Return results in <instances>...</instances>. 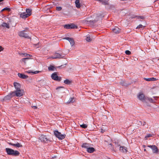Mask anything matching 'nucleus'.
Wrapping results in <instances>:
<instances>
[{"instance_id":"bb28decb","label":"nucleus","mask_w":159,"mask_h":159,"mask_svg":"<svg viewBox=\"0 0 159 159\" xmlns=\"http://www.w3.org/2000/svg\"><path fill=\"white\" fill-rule=\"evenodd\" d=\"M146 99H147V100L146 101H145V102L147 103L148 102H153V99L151 98L146 97Z\"/></svg>"},{"instance_id":"393cba45","label":"nucleus","mask_w":159,"mask_h":159,"mask_svg":"<svg viewBox=\"0 0 159 159\" xmlns=\"http://www.w3.org/2000/svg\"><path fill=\"white\" fill-rule=\"evenodd\" d=\"M31 58L30 57H26L25 58H22L21 59V61L22 62H23L25 64L26 63V61L27 60L31 59Z\"/></svg>"},{"instance_id":"c756f323","label":"nucleus","mask_w":159,"mask_h":159,"mask_svg":"<svg viewBox=\"0 0 159 159\" xmlns=\"http://www.w3.org/2000/svg\"><path fill=\"white\" fill-rule=\"evenodd\" d=\"M120 84L123 86H127L128 85H129V84H127L124 81H121L120 82Z\"/></svg>"},{"instance_id":"7c9ffc66","label":"nucleus","mask_w":159,"mask_h":159,"mask_svg":"<svg viewBox=\"0 0 159 159\" xmlns=\"http://www.w3.org/2000/svg\"><path fill=\"white\" fill-rule=\"evenodd\" d=\"M75 101L74 98H70L69 100L67 102V103H70L73 102Z\"/></svg>"},{"instance_id":"6ab92c4d","label":"nucleus","mask_w":159,"mask_h":159,"mask_svg":"<svg viewBox=\"0 0 159 159\" xmlns=\"http://www.w3.org/2000/svg\"><path fill=\"white\" fill-rule=\"evenodd\" d=\"M146 24L144 21H140V28H143L145 26Z\"/></svg>"},{"instance_id":"603ef678","label":"nucleus","mask_w":159,"mask_h":159,"mask_svg":"<svg viewBox=\"0 0 159 159\" xmlns=\"http://www.w3.org/2000/svg\"><path fill=\"white\" fill-rule=\"evenodd\" d=\"M112 150H113V151H114L115 152V150H114V148H112Z\"/></svg>"},{"instance_id":"ea45409f","label":"nucleus","mask_w":159,"mask_h":159,"mask_svg":"<svg viewBox=\"0 0 159 159\" xmlns=\"http://www.w3.org/2000/svg\"><path fill=\"white\" fill-rule=\"evenodd\" d=\"M144 79L145 80H146L147 81H151V78H144Z\"/></svg>"},{"instance_id":"72a5a7b5","label":"nucleus","mask_w":159,"mask_h":159,"mask_svg":"<svg viewBox=\"0 0 159 159\" xmlns=\"http://www.w3.org/2000/svg\"><path fill=\"white\" fill-rule=\"evenodd\" d=\"M86 40L88 42H90L92 40V39L89 36L87 37Z\"/></svg>"},{"instance_id":"c85d7f7f","label":"nucleus","mask_w":159,"mask_h":159,"mask_svg":"<svg viewBox=\"0 0 159 159\" xmlns=\"http://www.w3.org/2000/svg\"><path fill=\"white\" fill-rule=\"evenodd\" d=\"M48 70L49 71H54L55 70V67L52 66H50L48 67Z\"/></svg>"},{"instance_id":"473e14b6","label":"nucleus","mask_w":159,"mask_h":159,"mask_svg":"<svg viewBox=\"0 0 159 159\" xmlns=\"http://www.w3.org/2000/svg\"><path fill=\"white\" fill-rule=\"evenodd\" d=\"M19 54L20 55H23L25 57H30L31 56L30 55L28 54H27L26 53H19Z\"/></svg>"},{"instance_id":"1a4fd4ad","label":"nucleus","mask_w":159,"mask_h":159,"mask_svg":"<svg viewBox=\"0 0 159 159\" xmlns=\"http://www.w3.org/2000/svg\"><path fill=\"white\" fill-rule=\"evenodd\" d=\"M64 27L65 28L69 29H71L74 28L76 27V26L74 25H64Z\"/></svg>"},{"instance_id":"de8ad7c7","label":"nucleus","mask_w":159,"mask_h":159,"mask_svg":"<svg viewBox=\"0 0 159 159\" xmlns=\"http://www.w3.org/2000/svg\"><path fill=\"white\" fill-rule=\"evenodd\" d=\"M145 122H143L142 123H141V125H145Z\"/></svg>"},{"instance_id":"7ed1b4c3","label":"nucleus","mask_w":159,"mask_h":159,"mask_svg":"<svg viewBox=\"0 0 159 159\" xmlns=\"http://www.w3.org/2000/svg\"><path fill=\"white\" fill-rule=\"evenodd\" d=\"M39 139L41 142L44 143H48V142H50V140L49 138L47 137L46 135L42 134L41 135L39 138Z\"/></svg>"},{"instance_id":"2eb2a0df","label":"nucleus","mask_w":159,"mask_h":159,"mask_svg":"<svg viewBox=\"0 0 159 159\" xmlns=\"http://www.w3.org/2000/svg\"><path fill=\"white\" fill-rule=\"evenodd\" d=\"M64 39L68 40L70 42V45L72 46H73L74 45L75 42L73 39L70 38H64Z\"/></svg>"},{"instance_id":"5fc2aeb1","label":"nucleus","mask_w":159,"mask_h":159,"mask_svg":"<svg viewBox=\"0 0 159 159\" xmlns=\"http://www.w3.org/2000/svg\"><path fill=\"white\" fill-rule=\"evenodd\" d=\"M4 0H0V2L3 1Z\"/></svg>"},{"instance_id":"a211bd4d","label":"nucleus","mask_w":159,"mask_h":159,"mask_svg":"<svg viewBox=\"0 0 159 159\" xmlns=\"http://www.w3.org/2000/svg\"><path fill=\"white\" fill-rule=\"evenodd\" d=\"M14 96H13L12 94V92H11L7 95L5 96L4 98V99L5 100H9Z\"/></svg>"},{"instance_id":"4468645a","label":"nucleus","mask_w":159,"mask_h":159,"mask_svg":"<svg viewBox=\"0 0 159 159\" xmlns=\"http://www.w3.org/2000/svg\"><path fill=\"white\" fill-rule=\"evenodd\" d=\"M120 151L122 152L126 153L127 152V148L124 146H120L119 149Z\"/></svg>"},{"instance_id":"b1692460","label":"nucleus","mask_w":159,"mask_h":159,"mask_svg":"<svg viewBox=\"0 0 159 159\" xmlns=\"http://www.w3.org/2000/svg\"><path fill=\"white\" fill-rule=\"evenodd\" d=\"M87 151L89 153H92L94 151V149L93 148H90L89 147L87 149Z\"/></svg>"},{"instance_id":"4c0bfd02","label":"nucleus","mask_w":159,"mask_h":159,"mask_svg":"<svg viewBox=\"0 0 159 159\" xmlns=\"http://www.w3.org/2000/svg\"><path fill=\"white\" fill-rule=\"evenodd\" d=\"M125 53L126 55H129L131 54V52L129 50H126L125 51Z\"/></svg>"},{"instance_id":"dca6fc26","label":"nucleus","mask_w":159,"mask_h":159,"mask_svg":"<svg viewBox=\"0 0 159 159\" xmlns=\"http://www.w3.org/2000/svg\"><path fill=\"white\" fill-rule=\"evenodd\" d=\"M14 85L15 89H16V90L18 89L19 90L20 89L21 86L20 84L16 82H14Z\"/></svg>"},{"instance_id":"cd10ccee","label":"nucleus","mask_w":159,"mask_h":159,"mask_svg":"<svg viewBox=\"0 0 159 159\" xmlns=\"http://www.w3.org/2000/svg\"><path fill=\"white\" fill-rule=\"evenodd\" d=\"M82 147L87 148V149L89 147V144L87 143H84L82 145Z\"/></svg>"},{"instance_id":"f257e3e1","label":"nucleus","mask_w":159,"mask_h":159,"mask_svg":"<svg viewBox=\"0 0 159 159\" xmlns=\"http://www.w3.org/2000/svg\"><path fill=\"white\" fill-rule=\"evenodd\" d=\"M5 150L7 154L9 155L17 156L20 154V153L18 151L14 150L11 148H6Z\"/></svg>"},{"instance_id":"a878e982","label":"nucleus","mask_w":159,"mask_h":159,"mask_svg":"<svg viewBox=\"0 0 159 159\" xmlns=\"http://www.w3.org/2000/svg\"><path fill=\"white\" fill-rule=\"evenodd\" d=\"M64 83L67 84H70L72 83V81L68 79H66L64 81Z\"/></svg>"},{"instance_id":"20e7f679","label":"nucleus","mask_w":159,"mask_h":159,"mask_svg":"<svg viewBox=\"0 0 159 159\" xmlns=\"http://www.w3.org/2000/svg\"><path fill=\"white\" fill-rule=\"evenodd\" d=\"M54 134L55 136L60 139H64L65 137V135L61 134V133L59 132L58 131H54Z\"/></svg>"},{"instance_id":"e433bc0d","label":"nucleus","mask_w":159,"mask_h":159,"mask_svg":"<svg viewBox=\"0 0 159 159\" xmlns=\"http://www.w3.org/2000/svg\"><path fill=\"white\" fill-rule=\"evenodd\" d=\"M5 10H7L8 11H10V9L9 8H3V9L1 11V12L3 11H5Z\"/></svg>"},{"instance_id":"49530a36","label":"nucleus","mask_w":159,"mask_h":159,"mask_svg":"<svg viewBox=\"0 0 159 159\" xmlns=\"http://www.w3.org/2000/svg\"><path fill=\"white\" fill-rule=\"evenodd\" d=\"M144 18V17L143 16H140V19H143Z\"/></svg>"},{"instance_id":"8fccbe9b","label":"nucleus","mask_w":159,"mask_h":159,"mask_svg":"<svg viewBox=\"0 0 159 159\" xmlns=\"http://www.w3.org/2000/svg\"><path fill=\"white\" fill-rule=\"evenodd\" d=\"M60 88H63V87H59L56 88V89H58Z\"/></svg>"},{"instance_id":"423d86ee","label":"nucleus","mask_w":159,"mask_h":159,"mask_svg":"<svg viewBox=\"0 0 159 159\" xmlns=\"http://www.w3.org/2000/svg\"><path fill=\"white\" fill-rule=\"evenodd\" d=\"M62 58L63 56L61 54L58 53H55L53 56H52L49 57L50 58H52L53 59Z\"/></svg>"},{"instance_id":"09e8293b","label":"nucleus","mask_w":159,"mask_h":159,"mask_svg":"<svg viewBox=\"0 0 159 159\" xmlns=\"http://www.w3.org/2000/svg\"><path fill=\"white\" fill-rule=\"evenodd\" d=\"M32 107L33 108H34V109H36L37 108V107L36 106H33Z\"/></svg>"},{"instance_id":"c9c22d12","label":"nucleus","mask_w":159,"mask_h":159,"mask_svg":"<svg viewBox=\"0 0 159 159\" xmlns=\"http://www.w3.org/2000/svg\"><path fill=\"white\" fill-rule=\"evenodd\" d=\"M152 136V135L151 134H148L146 135L145 137V139H147L148 138L151 137Z\"/></svg>"},{"instance_id":"aec40b11","label":"nucleus","mask_w":159,"mask_h":159,"mask_svg":"<svg viewBox=\"0 0 159 159\" xmlns=\"http://www.w3.org/2000/svg\"><path fill=\"white\" fill-rule=\"evenodd\" d=\"M96 1L99 2H101L102 4L104 5H108V2L106 0H95Z\"/></svg>"},{"instance_id":"37998d69","label":"nucleus","mask_w":159,"mask_h":159,"mask_svg":"<svg viewBox=\"0 0 159 159\" xmlns=\"http://www.w3.org/2000/svg\"><path fill=\"white\" fill-rule=\"evenodd\" d=\"M151 81H155L156 80V79L154 77L151 78Z\"/></svg>"},{"instance_id":"6e6d98bb","label":"nucleus","mask_w":159,"mask_h":159,"mask_svg":"<svg viewBox=\"0 0 159 159\" xmlns=\"http://www.w3.org/2000/svg\"><path fill=\"white\" fill-rule=\"evenodd\" d=\"M144 151H146V149H144Z\"/></svg>"},{"instance_id":"5701e85b","label":"nucleus","mask_w":159,"mask_h":159,"mask_svg":"<svg viewBox=\"0 0 159 159\" xmlns=\"http://www.w3.org/2000/svg\"><path fill=\"white\" fill-rule=\"evenodd\" d=\"M27 15H28L29 16H30L32 13V10L30 9H26V12Z\"/></svg>"},{"instance_id":"a18cd8bd","label":"nucleus","mask_w":159,"mask_h":159,"mask_svg":"<svg viewBox=\"0 0 159 159\" xmlns=\"http://www.w3.org/2000/svg\"><path fill=\"white\" fill-rule=\"evenodd\" d=\"M115 143L116 144V147H118V146H120V145L119 144H118V143L117 142H115Z\"/></svg>"},{"instance_id":"f3484780","label":"nucleus","mask_w":159,"mask_h":159,"mask_svg":"<svg viewBox=\"0 0 159 159\" xmlns=\"http://www.w3.org/2000/svg\"><path fill=\"white\" fill-rule=\"evenodd\" d=\"M20 16V17L23 19H25L29 17L28 15L25 12L21 13Z\"/></svg>"},{"instance_id":"f03ea898","label":"nucleus","mask_w":159,"mask_h":159,"mask_svg":"<svg viewBox=\"0 0 159 159\" xmlns=\"http://www.w3.org/2000/svg\"><path fill=\"white\" fill-rule=\"evenodd\" d=\"M25 92L23 89H19L16 90L15 91L12 92L13 96L17 97H20L24 94Z\"/></svg>"},{"instance_id":"864d4df0","label":"nucleus","mask_w":159,"mask_h":159,"mask_svg":"<svg viewBox=\"0 0 159 159\" xmlns=\"http://www.w3.org/2000/svg\"><path fill=\"white\" fill-rule=\"evenodd\" d=\"M137 97L139 98V94L137 95Z\"/></svg>"},{"instance_id":"9b49d317","label":"nucleus","mask_w":159,"mask_h":159,"mask_svg":"<svg viewBox=\"0 0 159 159\" xmlns=\"http://www.w3.org/2000/svg\"><path fill=\"white\" fill-rule=\"evenodd\" d=\"M112 31L115 33L117 34L120 32L121 30L118 27H116L112 29Z\"/></svg>"},{"instance_id":"58836bf2","label":"nucleus","mask_w":159,"mask_h":159,"mask_svg":"<svg viewBox=\"0 0 159 159\" xmlns=\"http://www.w3.org/2000/svg\"><path fill=\"white\" fill-rule=\"evenodd\" d=\"M62 9V8L61 7H56V10L58 11H61Z\"/></svg>"},{"instance_id":"0eeeda50","label":"nucleus","mask_w":159,"mask_h":159,"mask_svg":"<svg viewBox=\"0 0 159 159\" xmlns=\"http://www.w3.org/2000/svg\"><path fill=\"white\" fill-rule=\"evenodd\" d=\"M148 147L152 149L153 153H157L158 152V149L155 145H148Z\"/></svg>"},{"instance_id":"39448f33","label":"nucleus","mask_w":159,"mask_h":159,"mask_svg":"<svg viewBox=\"0 0 159 159\" xmlns=\"http://www.w3.org/2000/svg\"><path fill=\"white\" fill-rule=\"evenodd\" d=\"M52 78L56 81H60L61 80V78L58 76L57 72L53 73L51 75Z\"/></svg>"},{"instance_id":"2f4dec72","label":"nucleus","mask_w":159,"mask_h":159,"mask_svg":"<svg viewBox=\"0 0 159 159\" xmlns=\"http://www.w3.org/2000/svg\"><path fill=\"white\" fill-rule=\"evenodd\" d=\"M2 25L3 27H5L7 28H9V25L6 23H3Z\"/></svg>"},{"instance_id":"c03bdc74","label":"nucleus","mask_w":159,"mask_h":159,"mask_svg":"<svg viewBox=\"0 0 159 159\" xmlns=\"http://www.w3.org/2000/svg\"><path fill=\"white\" fill-rule=\"evenodd\" d=\"M65 67V66L64 65H61L60 66H58V68H64Z\"/></svg>"},{"instance_id":"79ce46f5","label":"nucleus","mask_w":159,"mask_h":159,"mask_svg":"<svg viewBox=\"0 0 159 159\" xmlns=\"http://www.w3.org/2000/svg\"><path fill=\"white\" fill-rule=\"evenodd\" d=\"M4 48L1 46H0V52L3 50Z\"/></svg>"},{"instance_id":"412c9836","label":"nucleus","mask_w":159,"mask_h":159,"mask_svg":"<svg viewBox=\"0 0 159 159\" xmlns=\"http://www.w3.org/2000/svg\"><path fill=\"white\" fill-rule=\"evenodd\" d=\"M75 2L76 7L80 8V0H76Z\"/></svg>"},{"instance_id":"a19ab883","label":"nucleus","mask_w":159,"mask_h":159,"mask_svg":"<svg viewBox=\"0 0 159 159\" xmlns=\"http://www.w3.org/2000/svg\"><path fill=\"white\" fill-rule=\"evenodd\" d=\"M97 17H100V18H101L102 17H103V16H102V15H101V14H100L99 15L98 14L97 15Z\"/></svg>"},{"instance_id":"f704fd0d","label":"nucleus","mask_w":159,"mask_h":159,"mask_svg":"<svg viewBox=\"0 0 159 159\" xmlns=\"http://www.w3.org/2000/svg\"><path fill=\"white\" fill-rule=\"evenodd\" d=\"M80 126L83 128H87L88 125L86 124H82L80 125Z\"/></svg>"},{"instance_id":"3c124183","label":"nucleus","mask_w":159,"mask_h":159,"mask_svg":"<svg viewBox=\"0 0 159 159\" xmlns=\"http://www.w3.org/2000/svg\"><path fill=\"white\" fill-rule=\"evenodd\" d=\"M110 145H111V146H112V143H110L109 144Z\"/></svg>"},{"instance_id":"6e6552de","label":"nucleus","mask_w":159,"mask_h":159,"mask_svg":"<svg viewBox=\"0 0 159 159\" xmlns=\"http://www.w3.org/2000/svg\"><path fill=\"white\" fill-rule=\"evenodd\" d=\"M146 97L145 96L144 94L142 93H140V100L143 102H145V101H146L147 99H146Z\"/></svg>"},{"instance_id":"f8f14e48","label":"nucleus","mask_w":159,"mask_h":159,"mask_svg":"<svg viewBox=\"0 0 159 159\" xmlns=\"http://www.w3.org/2000/svg\"><path fill=\"white\" fill-rule=\"evenodd\" d=\"M8 144L10 145H12L16 147L19 148L22 147V145L17 142L16 143L14 144L13 143H8Z\"/></svg>"},{"instance_id":"9d476101","label":"nucleus","mask_w":159,"mask_h":159,"mask_svg":"<svg viewBox=\"0 0 159 159\" xmlns=\"http://www.w3.org/2000/svg\"><path fill=\"white\" fill-rule=\"evenodd\" d=\"M18 35L20 37H24L25 38H28L29 37L27 34L24 32V31L19 32Z\"/></svg>"},{"instance_id":"ddd939ff","label":"nucleus","mask_w":159,"mask_h":159,"mask_svg":"<svg viewBox=\"0 0 159 159\" xmlns=\"http://www.w3.org/2000/svg\"><path fill=\"white\" fill-rule=\"evenodd\" d=\"M18 77L23 79H26L28 78V76L22 73H19L18 74Z\"/></svg>"},{"instance_id":"4be33fe9","label":"nucleus","mask_w":159,"mask_h":159,"mask_svg":"<svg viewBox=\"0 0 159 159\" xmlns=\"http://www.w3.org/2000/svg\"><path fill=\"white\" fill-rule=\"evenodd\" d=\"M40 71H36L34 72L32 71V70H29L28 71H25V72L26 73H32L33 74H36L39 73Z\"/></svg>"}]
</instances>
